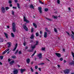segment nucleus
<instances>
[{"label": "nucleus", "instance_id": "12", "mask_svg": "<svg viewBox=\"0 0 74 74\" xmlns=\"http://www.w3.org/2000/svg\"><path fill=\"white\" fill-rule=\"evenodd\" d=\"M25 70H26V69H21L20 71H21V73H23L24 71H25Z\"/></svg>", "mask_w": 74, "mask_h": 74}, {"label": "nucleus", "instance_id": "64", "mask_svg": "<svg viewBox=\"0 0 74 74\" xmlns=\"http://www.w3.org/2000/svg\"><path fill=\"white\" fill-rule=\"evenodd\" d=\"M6 51H9V50H10V49H6Z\"/></svg>", "mask_w": 74, "mask_h": 74}, {"label": "nucleus", "instance_id": "34", "mask_svg": "<svg viewBox=\"0 0 74 74\" xmlns=\"http://www.w3.org/2000/svg\"><path fill=\"white\" fill-rule=\"evenodd\" d=\"M30 69H31V71H32V72H34V70H33V69H32V67H31Z\"/></svg>", "mask_w": 74, "mask_h": 74}, {"label": "nucleus", "instance_id": "35", "mask_svg": "<svg viewBox=\"0 0 74 74\" xmlns=\"http://www.w3.org/2000/svg\"><path fill=\"white\" fill-rule=\"evenodd\" d=\"M39 1L40 3V4H44V3H43L40 0H39Z\"/></svg>", "mask_w": 74, "mask_h": 74}, {"label": "nucleus", "instance_id": "40", "mask_svg": "<svg viewBox=\"0 0 74 74\" xmlns=\"http://www.w3.org/2000/svg\"><path fill=\"white\" fill-rule=\"evenodd\" d=\"M18 54H19V55H21V54H22V52H21V51H19L18 52Z\"/></svg>", "mask_w": 74, "mask_h": 74}, {"label": "nucleus", "instance_id": "22", "mask_svg": "<svg viewBox=\"0 0 74 74\" xmlns=\"http://www.w3.org/2000/svg\"><path fill=\"white\" fill-rule=\"evenodd\" d=\"M45 19H47L48 21H51V19H50V18H47V17H45Z\"/></svg>", "mask_w": 74, "mask_h": 74}, {"label": "nucleus", "instance_id": "8", "mask_svg": "<svg viewBox=\"0 0 74 74\" xmlns=\"http://www.w3.org/2000/svg\"><path fill=\"white\" fill-rule=\"evenodd\" d=\"M1 11L2 13H5V8L4 7H2L1 8Z\"/></svg>", "mask_w": 74, "mask_h": 74}, {"label": "nucleus", "instance_id": "10", "mask_svg": "<svg viewBox=\"0 0 74 74\" xmlns=\"http://www.w3.org/2000/svg\"><path fill=\"white\" fill-rule=\"evenodd\" d=\"M17 47H18V44L16 43L15 47L14 48V49L12 50V51H15V50H16V48H17Z\"/></svg>", "mask_w": 74, "mask_h": 74}, {"label": "nucleus", "instance_id": "23", "mask_svg": "<svg viewBox=\"0 0 74 74\" xmlns=\"http://www.w3.org/2000/svg\"><path fill=\"white\" fill-rule=\"evenodd\" d=\"M17 7H18V8L20 9V6H19V5H19V4L18 3H17Z\"/></svg>", "mask_w": 74, "mask_h": 74}, {"label": "nucleus", "instance_id": "20", "mask_svg": "<svg viewBox=\"0 0 74 74\" xmlns=\"http://www.w3.org/2000/svg\"><path fill=\"white\" fill-rule=\"evenodd\" d=\"M71 38H72L73 40H74V35L73 34H71Z\"/></svg>", "mask_w": 74, "mask_h": 74}, {"label": "nucleus", "instance_id": "28", "mask_svg": "<svg viewBox=\"0 0 74 74\" xmlns=\"http://www.w3.org/2000/svg\"><path fill=\"white\" fill-rule=\"evenodd\" d=\"M30 7V8H34V6H33V5H31Z\"/></svg>", "mask_w": 74, "mask_h": 74}, {"label": "nucleus", "instance_id": "47", "mask_svg": "<svg viewBox=\"0 0 74 74\" xmlns=\"http://www.w3.org/2000/svg\"><path fill=\"white\" fill-rule=\"evenodd\" d=\"M66 33H67V34H68V36H70V34L67 32H66Z\"/></svg>", "mask_w": 74, "mask_h": 74}, {"label": "nucleus", "instance_id": "5", "mask_svg": "<svg viewBox=\"0 0 74 74\" xmlns=\"http://www.w3.org/2000/svg\"><path fill=\"white\" fill-rule=\"evenodd\" d=\"M13 74H18V70L16 69L13 71Z\"/></svg>", "mask_w": 74, "mask_h": 74}, {"label": "nucleus", "instance_id": "41", "mask_svg": "<svg viewBox=\"0 0 74 74\" xmlns=\"http://www.w3.org/2000/svg\"><path fill=\"white\" fill-rule=\"evenodd\" d=\"M8 3L9 4H11L12 3V1H8Z\"/></svg>", "mask_w": 74, "mask_h": 74}, {"label": "nucleus", "instance_id": "56", "mask_svg": "<svg viewBox=\"0 0 74 74\" xmlns=\"http://www.w3.org/2000/svg\"><path fill=\"white\" fill-rule=\"evenodd\" d=\"M10 61H11V60L9 58L8 59V62H10Z\"/></svg>", "mask_w": 74, "mask_h": 74}, {"label": "nucleus", "instance_id": "37", "mask_svg": "<svg viewBox=\"0 0 74 74\" xmlns=\"http://www.w3.org/2000/svg\"><path fill=\"white\" fill-rule=\"evenodd\" d=\"M12 14L13 15H14V11L13 10H12Z\"/></svg>", "mask_w": 74, "mask_h": 74}, {"label": "nucleus", "instance_id": "61", "mask_svg": "<svg viewBox=\"0 0 74 74\" xmlns=\"http://www.w3.org/2000/svg\"><path fill=\"white\" fill-rule=\"evenodd\" d=\"M35 74H38V72H35Z\"/></svg>", "mask_w": 74, "mask_h": 74}, {"label": "nucleus", "instance_id": "36", "mask_svg": "<svg viewBox=\"0 0 74 74\" xmlns=\"http://www.w3.org/2000/svg\"><path fill=\"white\" fill-rule=\"evenodd\" d=\"M54 30L55 33H57V29H56V28H54Z\"/></svg>", "mask_w": 74, "mask_h": 74}, {"label": "nucleus", "instance_id": "7", "mask_svg": "<svg viewBox=\"0 0 74 74\" xmlns=\"http://www.w3.org/2000/svg\"><path fill=\"white\" fill-rule=\"evenodd\" d=\"M55 55L58 58H60L61 57V54L60 53H55Z\"/></svg>", "mask_w": 74, "mask_h": 74}, {"label": "nucleus", "instance_id": "54", "mask_svg": "<svg viewBox=\"0 0 74 74\" xmlns=\"http://www.w3.org/2000/svg\"><path fill=\"white\" fill-rule=\"evenodd\" d=\"M5 53L4 51L3 53L2 54H3V55H4V54H5Z\"/></svg>", "mask_w": 74, "mask_h": 74}, {"label": "nucleus", "instance_id": "24", "mask_svg": "<svg viewBox=\"0 0 74 74\" xmlns=\"http://www.w3.org/2000/svg\"><path fill=\"white\" fill-rule=\"evenodd\" d=\"M11 36L12 37H14V34L13 33H11Z\"/></svg>", "mask_w": 74, "mask_h": 74}, {"label": "nucleus", "instance_id": "17", "mask_svg": "<svg viewBox=\"0 0 74 74\" xmlns=\"http://www.w3.org/2000/svg\"><path fill=\"white\" fill-rule=\"evenodd\" d=\"M33 26H34L35 27V28H37V24H35V23H33Z\"/></svg>", "mask_w": 74, "mask_h": 74}, {"label": "nucleus", "instance_id": "44", "mask_svg": "<svg viewBox=\"0 0 74 74\" xmlns=\"http://www.w3.org/2000/svg\"><path fill=\"white\" fill-rule=\"evenodd\" d=\"M0 58H1V59L2 60L3 59V56H0Z\"/></svg>", "mask_w": 74, "mask_h": 74}, {"label": "nucleus", "instance_id": "33", "mask_svg": "<svg viewBox=\"0 0 74 74\" xmlns=\"http://www.w3.org/2000/svg\"><path fill=\"white\" fill-rule=\"evenodd\" d=\"M11 58L13 59H14V58H16V56H12L11 57Z\"/></svg>", "mask_w": 74, "mask_h": 74}, {"label": "nucleus", "instance_id": "55", "mask_svg": "<svg viewBox=\"0 0 74 74\" xmlns=\"http://www.w3.org/2000/svg\"><path fill=\"white\" fill-rule=\"evenodd\" d=\"M34 55H35V54H34V53L32 55V56H31L32 57H33V56H34Z\"/></svg>", "mask_w": 74, "mask_h": 74}, {"label": "nucleus", "instance_id": "58", "mask_svg": "<svg viewBox=\"0 0 74 74\" xmlns=\"http://www.w3.org/2000/svg\"><path fill=\"white\" fill-rule=\"evenodd\" d=\"M36 52H37V51H35L34 52V54H35L36 53Z\"/></svg>", "mask_w": 74, "mask_h": 74}, {"label": "nucleus", "instance_id": "42", "mask_svg": "<svg viewBox=\"0 0 74 74\" xmlns=\"http://www.w3.org/2000/svg\"><path fill=\"white\" fill-rule=\"evenodd\" d=\"M34 29V28H33L32 27L31 28V32H33V30Z\"/></svg>", "mask_w": 74, "mask_h": 74}, {"label": "nucleus", "instance_id": "53", "mask_svg": "<svg viewBox=\"0 0 74 74\" xmlns=\"http://www.w3.org/2000/svg\"><path fill=\"white\" fill-rule=\"evenodd\" d=\"M44 63H41V65H44Z\"/></svg>", "mask_w": 74, "mask_h": 74}, {"label": "nucleus", "instance_id": "50", "mask_svg": "<svg viewBox=\"0 0 74 74\" xmlns=\"http://www.w3.org/2000/svg\"><path fill=\"white\" fill-rule=\"evenodd\" d=\"M27 48H28V47L27 46H26L25 48V49H27Z\"/></svg>", "mask_w": 74, "mask_h": 74}, {"label": "nucleus", "instance_id": "57", "mask_svg": "<svg viewBox=\"0 0 74 74\" xmlns=\"http://www.w3.org/2000/svg\"><path fill=\"white\" fill-rule=\"evenodd\" d=\"M10 7H12V4H10Z\"/></svg>", "mask_w": 74, "mask_h": 74}, {"label": "nucleus", "instance_id": "43", "mask_svg": "<svg viewBox=\"0 0 74 74\" xmlns=\"http://www.w3.org/2000/svg\"><path fill=\"white\" fill-rule=\"evenodd\" d=\"M45 48H42V51H45Z\"/></svg>", "mask_w": 74, "mask_h": 74}, {"label": "nucleus", "instance_id": "29", "mask_svg": "<svg viewBox=\"0 0 74 74\" xmlns=\"http://www.w3.org/2000/svg\"><path fill=\"white\" fill-rule=\"evenodd\" d=\"M53 18H54V19H57V18H58V17L55 16H53Z\"/></svg>", "mask_w": 74, "mask_h": 74}, {"label": "nucleus", "instance_id": "32", "mask_svg": "<svg viewBox=\"0 0 74 74\" xmlns=\"http://www.w3.org/2000/svg\"><path fill=\"white\" fill-rule=\"evenodd\" d=\"M36 36L38 37L39 36V34H38V32H37L36 33Z\"/></svg>", "mask_w": 74, "mask_h": 74}, {"label": "nucleus", "instance_id": "16", "mask_svg": "<svg viewBox=\"0 0 74 74\" xmlns=\"http://www.w3.org/2000/svg\"><path fill=\"white\" fill-rule=\"evenodd\" d=\"M28 52H33V49L32 50H29L27 51Z\"/></svg>", "mask_w": 74, "mask_h": 74}, {"label": "nucleus", "instance_id": "59", "mask_svg": "<svg viewBox=\"0 0 74 74\" xmlns=\"http://www.w3.org/2000/svg\"><path fill=\"white\" fill-rule=\"evenodd\" d=\"M23 45H24V46H25V45H26V43H25V42L24 43Z\"/></svg>", "mask_w": 74, "mask_h": 74}, {"label": "nucleus", "instance_id": "63", "mask_svg": "<svg viewBox=\"0 0 74 74\" xmlns=\"http://www.w3.org/2000/svg\"><path fill=\"white\" fill-rule=\"evenodd\" d=\"M42 33V31H40V34H41Z\"/></svg>", "mask_w": 74, "mask_h": 74}, {"label": "nucleus", "instance_id": "4", "mask_svg": "<svg viewBox=\"0 0 74 74\" xmlns=\"http://www.w3.org/2000/svg\"><path fill=\"white\" fill-rule=\"evenodd\" d=\"M38 10H39L40 14H42V7H38Z\"/></svg>", "mask_w": 74, "mask_h": 74}, {"label": "nucleus", "instance_id": "18", "mask_svg": "<svg viewBox=\"0 0 74 74\" xmlns=\"http://www.w3.org/2000/svg\"><path fill=\"white\" fill-rule=\"evenodd\" d=\"M14 63V60H13L10 62V64H12Z\"/></svg>", "mask_w": 74, "mask_h": 74}, {"label": "nucleus", "instance_id": "30", "mask_svg": "<svg viewBox=\"0 0 74 74\" xmlns=\"http://www.w3.org/2000/svg\"><path fill=\"white\" fill-rule=\"evenodd\" d=\"M18 51H19V50L17 49L16 50V52L15 53V54L16 55V54H17V53L18 52Z\"/></svg>", "mask_w": 74, "mask_h": 74}, {"label": "nucleus", "instance_id": "13", "mask_svg": "<svg viewBox=\"0 0 74 74\" xmlns=\"http://www.w3.org/2000/svg\"><path fill=\"white\" fill-rule=\"evenodd\" d=\"M47 32H45L44 34V37L47 38Z\"/></svg>", "mask_w": 74, "mask_h": 74}, {"label": "nucleus", "instance_id": "14", "mask_svg": "<svg viewBox=\"0 0 74 74\" xmlns=\"http://www.w3.org/2000/svg\"><path fill=\"white\" fill-rule=\"evenodd\" d=\"M4 34L5 35V36L6 37V38H8V34L6 33L5 32H4Z\"/></svg>", "mask_w": 74, "mask_h": 74}, {"label": "nucleus", "instance_id": "19", "mask_svg": "<svg viewBox=\"0 0 74 74\" xmlns=\"http://www.w3.org/2000/svg\"><path fill=\"white\" fill-rule=\"evenodd\" d=\"M70 64H71V65H74V61H72V62H71L70 63Z\"/></svg>", "mask_w": 74, "mask_h": 74}, {"label": "nucleus", "instance_id": "6", "mask_svg": "<svg viewBox=\"0 0 74 74\" xmlns=\"http://www.w3.org/2000/svg\"><path fill=\"white\" fill-rule=\"evenodd\" d=\"M23 19H24V22H27V23H29V21L28 20H27V19H26V18L25 16H24V18H23Z\"/></svg>", "mask_w": 74, "mask_h": 74}, {"label": "nucleus", "instance_id": "45", "mask_svg": "<svg viewBox=\"0 0 74 74\" xmlns=\"http://www.w3.org/2000/svg\"><path fill=\"white\" fill-rule=\"evenodd\" d=\"M60 61H62V60H63V58H60Z\"/></svg>", "mask_w": 74, "mask_h": 74}, {"label": "nucleus", "instance_id": "2", "mask_svg": "<svg viewBox=\"0 0 74 74\" xmlns=\"http://www.w3.org/2000/svg\"><path fill=\"white\" fill-rule=\"evenodd\" d=\"M23 28L24 29L26 30V31H28V28L26 26V24L25 23L23 25Z\"/></svg>", "mask_w": 74, "mask_h": 74}, {"label": "nucleus", "instance_id": "9", "mask_svg": "<svg viewBox=\"0 0 74 74\" xmlns=\"http://www.w3.org/2000/svg\"><path fill=\"white\" fill-rule=\"evenodd\" d=\"M38 56L39 57V59H40L42 58V54L41 53H39L38 55Z\"/></svg>", "mask_w": 74, "mask_h": 74}, {"label": "nucleus", "instance_id": "31", "mask_svg": "<svg viewBox=\"0 0 74 74\" xmlns=\"http://www.w3.org/2000/svg\"><path fill=\"white\" fill-rule=\"evenodd\" d=\"M36 44H35V45H38V40H36Z\"/></svg>", "mask_w": 74, "mask_h": 74}, {"label": "nucleus", "instance_id": "25", "mask_svg": "<svg viewBox=\"0 0 74 74\" xmlns=\"http://www.w3.org/2000/svg\"><path fill=\"white\" fill-rule=\"evenodd\" d=\"M32 48V49H34L35 48H36V46L34 45V46H32L31 47Z\"/></svg>", "mask_w": 74, "mask_h": 74}, {"label": "nucleus", "instance_id": "51", "mask_svg": "<svg viewBox=\"0 0 74 74\" xmlns=\"http://www.w3.org/2000/svg\"><path fill=\"white\" fill-rule=\"evenodd\" d=\"M13 8H14V9H16V7H13Z\"/></svg>", "mask_w": 74, "mask_h": 74}, {"label": "nucleus", "instance_id": "27", "mask_svg": "<svg viewBox=\"0 0 74 74\" xmlns=\"http://www.w3.org/2000/svg\"><path fill=\"white\" fill-rule=\"evenodd\" d=\"M45 10L46 12H47V11H48V9L47 8H45Z\"/></svg>", "mask_w": 74, "mask_h": 74}, {"label": "nucleus", "instance_id": "1", "mask_svg": "<svg viewBox=\"0 0 74 74\" xmlns=\"http://www.w3.org/2000/svg\"><path fill=\"white\" fill-rule=\"evenodd\" d=\"M12 29L13 32H16V28L15 27V23H13L12 24Z\"/></svg>", "mask_w": 74, "mask_h": 74}, {"label": "nucleus", "instance_id": "38", "mask_svg": "<svg viewBox=\"0 0 74 74\" xmlns=\"http://www.w3.org/2000/svg\"><path fill=\"white\" fill-rule=\"evenodd\" d=\"M57 3L58 4H60V0H57Z\"/></svg>", "mask_w": 74, "mask_h": 74}, {"label": "nucleus", "instance_id": "60", "mask_svg": "<svg viewBox=\"0 0 74 74\" xmlns=\"http://www.w3.org/2000/svg\"><path fill=\"white\" fill-rule=\"evenodd\" d=\"M38 69L39 71H41V68H39Z\"/></svg>", "mask_w": 74, "mask_h": 74}, {"label": "nucleus", "instance_id": "15", "mask_svg": "<svg viewBox=\"0 0 74 74\" xmlns=\"http://www.w3.org/2000/svg\"><path fill=\"white\" fill-rule=\"evenodd\" d=\"M27 64H29L30 63V59L28 58L27 59Z\"/></svg>", "mask_w": 74, "mask_h": 74}, {"label": "nucleus", "instance_id": "26", "mask_svg": "<svg viewBox=\"0 0 74 74\" xmlns=\"http://www.w3.org/2000/svg\"><path fill=\"white\" fill-rule=\"evenodd\" d=\"M0 40H1L0 41V42H3V38H0Z\"/></svg>", "mask_w": 74, "mask_h": 74}, {"label": "nucleus", "instance_id": "49", "mask_svg": "<svg viewBox=\"0 0 74 74\" xmlns=\"http://www.w3.org/2000/svg\"><path fill=\"white\" fill-rule=\"evenodd\" d=\"M46 31L47 32H49V33H50V31L48 30H47Z\"/></svg>", "mask_w": 74, "mask_h": 74}, {"label": "nucleus", "instance_id": "52", "mask_svg": "<svg viewBox=\"0 0 74 74\" xmlns=\"http://www.w3.org/2000/svg\"><path fill=\"white\" fill-rule=\"evenodd\" d=\"M64 63H66V62H67V61L66 60H64Z\"/></svg>", "mask_w": 74, "mask_h": 74}, {"label": "nucleus", "instance_id": "3", "mask_svg": "<svg viewBox=\"0 0 74 74\" xmlns=\"http://www.w3.org/2000/svg\"><path fill=\"white\" fill-rule=\"evenodd\" d=\"M64 74H69L70 72V70L69 69H66L64 71Z\"/></svg>", "mask_w": 74, "mask_h": 74}, {"label": "nucleus", "instance_id": "48", "mask_svg": "<svg viewBox=\"0 0 74 74\" xmlns=\"http://www.w3.org/2000/svg\"><path fill=\"white\" fill-rule=\"evenodd\" d=\"M14 1H15V3H18V0H14Z\"/></svg>", "mask_w": 74, "mask_h": 74}, {"label": "nucleus", "instance_id": "39", "mask_svg": "<svg viewBox=\"0 0 74 74\" xmlns=\"http://www.w3.org/2000/svg\"><path fill=\"white\" fill-rule=\"evenodd\" d=\"M9 7H5V9L6 10H8L9 9Z\"/></svg>", "mask_w": 74, "mask_h": 74}, {"label": "nucleus", "instance_id": "46", "mask_svg": "<svg viewBox=\"0 0 74 74\" xmlns=\"http://www.w3.org/2000/svg\"><path fill=\"white\" fill-rule=\"evenodd\" d=\"M37 68H38V66H35V69H37Z\"/></svg>", "mask_w": 74, "mask_h": 74}, {"label": "nucleus", "instance_id": "62", "mask_svg": "<svg viewBox=\"0 0 74 74\" xmlns=\"http://www.w3.org/2000/svg\"><path fill=\"white\" fill-rule=\"evenodd\" d=\"M58 68L60 67V65H59V64L58 65Z\"/></svg>", "mask_w": 74, "mask_h": 74}, {"label": "nucleus", "instance_id": "21", "mask_svg": "<svg viewBox=\"0 0 74 74\" xmlns=\"http://www.w3.org/2000/svg\"><path fill=\"white\" fill-rule=\"evenodd\" d=\"M30 38L31 39H33V38H34V35L32 34Z\"/></svg>", "mask_w": 74, "mask_h": 74}, {"label": "nucleus", "instance_id": "11", "mask_svg": "<svg viewBox=\"0 0 74 74\" xmlns=\"http://www.w3.org/2000/svg\"><path fill=\"white\" fill-rule=\"evenodd\" d=\"M7 43L8 45V48H10V47H11V44H12L11 42H8Z\"/></svg>", "mask_w": 74, "mask_h": 74}]
</instances>
